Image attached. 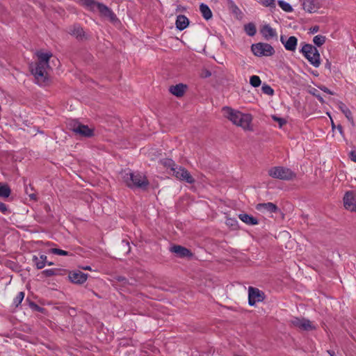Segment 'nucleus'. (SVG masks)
<instances>
[{
	"instance_id": "f257e3e1",
	"label": "nucleus",
	"mask_w": 356,
	"mask_h": 356,
	"mask_svg": "<svg viewBox=\"0 0 356 356\" xmlns=\"http://www.w3.org/2000/svg\"><path fill=\"white\" fill-rule=\"evenodd\" d=\"M225 116L234 124L241 127L244 129H248L252 121L250 114H244L238 111H235L230 107L225 106L222 108Z\"/></svg>"
},
{
	"instance_id": "9d476101",
	"label": "nucleus",
	"mask_w": 356,
	"mask_h": 356,
	"mask_svg": "<svg viewBox=\"0 0 356 356\" xmlns=\"http://www.w3.org/2000/svg\"><path fill=\"white\" fill-rule=\"evenodd\" d=\"M343 200L346 209L356 213V195L355 192L352 191H347Z\"/></svg>"
},
{
	"instance_id": "7ed1b4c3",
	"label": "nucleus",
	"mask_w": 356,
	"mask_h": 356,
	"mask_svg": "<svg viewBox=\"0 0 356 356\" xmlns=\"http://www.w3.org/2000/svg\"><path fill=\"white\" fill-rule=\"evenodd\" d=\"M300 52L314 67H318L321 64V56L318 50L310 44H305L300 49Z\"/></svg>"
},
{
	"instance_id": "0eeeda50",
	"label": "nucleus",
	"mask_w": 356,
	"mask_h": 356,
	"mask_svg": "<svg viewBox=\"0 0 356 356\" xmlns=\"http://www.w3.org/2000/svg\"><path fill=\"white\" fill-rule=\"evenodd\" d=\"M48 66L40 65L31 63L29 66L31 74L35 76L37 83L39 84H45L48 80L47 72L46 71Z\"/></svg>"
},
{
	"instance_id": "6e6552de",
	"label": "nucleus",
	"mask_w": 356,
	"mask_h": 356,
	"mask_svg": "<svg viewBox=\"0 0 356 356\" xmlns=\"http://www.w3.org/2000/svg\"><path fill=\"white\" fill-rule=\"evenodd\" d=\"M172 175L180 181H184L188 184H194L195 181L189 172L184 167L177 165L172 168Z\"/></svg>"
},
{
	"instance_id": "1a4fd4ad",
	"label": "nucleus",
	"mask_w": 356,
	"mask_h": 356,
	"mask_svg": "<svg viewBox=\"0 0 356 356\" xmlns=\"http://www.w3.org/2000/svg\"><path fill=\"white\" fill-rule=\"evenodd\" d=\"M265 298L264 293L257 288L250 286L248 288V303L254 306L257 302H262Z\"/></svg>"
},
{
	"instance_id": "4468645a",
	"label": "nucleus",
	"mask_w": 356,
	"mask_h": 356,
	"mask_svg": "<svg viewBox=\"0 0 356 356\" xmlns=\"http://www.w3.org/2000/svg\"><path fill=\"white\" fill-rule=\"evenodd\" d=\"M303 9L310 13H316L321 7L319 0H304Z\"/></svg>"
},
{
	"instance_id": "72a5a7b5",
	"label": "nucleus",
	"mask_w": 356,
	"mask_h": 356,
	"mask_svg": "<svg viewBox=\"0 0 356 356\" xmlns=\"http://www.w3.org/2000/svg\"><path fill=\"white\" fill-rule=\"evenodd\" d=\"M24 298V292H23V291L19 292L17 295L16 298L13 300V304L15 305V306L16 307H18L21 304Z\"/></svg>"
},
{
	"instance_id": "e2e57ef3",
	"label": "nucleus",
	"mask_w": 356,
	"mask_h": 356,
	"mask_svg": "<svg viewBox=\"0 0 356 356\" xmlns=\"http://www.w3.org/2000/svg\"><path fill=\"white\" fill-rule=\"evenodd\" d=\"M44 207H45V209H46L47 211H48V210H49V209H50L49 206V205H47V204H46Z\"/></svg>"
},
{
	"instance_id": "f704fd0d",
	"label": "nucleus",
	"mask_w": 356,
	"mask_h": 356,
	"mask_svg": "<svg viewBox=\"0 0 356 356\" xmlns=\"http://www.w3.org/2000/svg\"><path fill=\"white\" fill-rule=\"evenodd\" d=\"M162 164L165 167L170 168L172 171V168L177 166L174 161L171 159H165L163 161H162Z\"/></svg>"
},
{
	"instance_id": "e433bc0d",
	"label": "nucleus",
	"mask_w": 356,
	"mask_h": 356,
	"mask_svg": "<svg viewBox=\"0 0 356 356\" xmlns=\"http://www.w3.org/2000/svg\"><path fill=\"white\" fill-rule=\"evenodd\" d=\"M261 90L264 94L268 95H273V94H274L273 89L270 86H268L267 84H264L262 86Z\"/></svg>"
},
{
	"instance_id": "c756f323",
	"label": "nucleus",
	"mask_w": 356,
	"mask_h": 356,
	"mask_svg": "<svg viewBox=\"0 0 356 356\" xmlns=\"http://www.w3.org/2000/svg\"><path fill=\"white\" fill-rule=\"evenodd\" d=\"M325 40H326L325 36L322 35H316L313 38L314 43L318 47L322 46L325 42Z\"/></svg>"
},
{
	"instance_id": "ea45409f",
	"label": "nucleus",
	"mask_w": 356,
	"mask_h": 356,
	"mask_svg": "<svg viewBox=\"0 0 356 356\" xmlns=\"http://www.w3.org/2000/svg\"><path fill=\"white\" fill-rule=\"evenodd\" d=\"M272 118L274 121L277 122L279 124V127L282 128L286 123V120L282 118H280L275 115H273Z\"/></svg>"
},
{
	"instance_id": "cd10ccee",
	"label": "nucleus",
	"mask_w": 356,
	"mask_h": 356,
	"mask_svg": "<svg viewBox=\"0 0 356 356\" xmlns=\"http://www.w3.org/2000/svg\"><path fill=\"white\" fill-rule=\"evenodd\" d=\"M82 2V4L90 9L91 10H95V8L97 9V4H101L102 3L97 2L95 0H80Z\"/></svg>"
},
{
	"instance_id": "20e7f679",
	"label": "nucleus",
	"mask_w": 356,
	"mask_h": 356,
	"mask_svg": "<svg viewBox=\"0 0 356 356\" xmlns=\"http://www.w3.org/2000/svg\"><path fill=\"white\" fill-rule=\"evenodd\" d=\"M268 173L270 177L281 180H291L296 176L291 169L282 166L270 168Z\"/></svg>"
},
{
	"instance_id": "c03bdc74",
	"label": "nucleus",
	"mask_w": 356,
	"mask_h": 356,
	"mask_svg": "<svg viewBox=\"0 0 356 356\" xmlns=\"http://www.w3.org/2000/svg\"><path fill=\"white\" fill-rule=\"evenodd\" d=\"M211 72L208 70H204L201 74V76L202 78H207V77L211 76Z\"/></svg>"
},
{
	"instance_id": "bf43d9fd",
	"label": "nucleus",
	"mask_w": 356,
	"mask_h": 356,
	"mask_svg": "<svg viewBox=\"0 0 356 356\" xmlns=\"http://www.w3.org/2000/svg\"><path fill=\"white\" fill-rule=\"evenodd\" d=\"M331 125H332V129L334 130L337 127L335 126L333 120L331 119Z\"/></svg>"
},
{
	"instance_id": "37998d69",
	"label": "nucleus",
	"mask_w": 356,
	"mask_h": 356,
	"mask_svg": "<svg viewBox=\"0 0 356 356\" xmlns=\"http://www.w3.org/2000/svg\"><path fill=\"white\" fill-rule=\"evenodd\" d=\"M31 307L32 309H33L34 310H35L37 312H42L43 310H44V308L40 307L39 305H38L35 302H31Z\"/></svg>"
},
{
	"instance_id": "a211bd4d",
	"label": "nucleus",
	"mask_w": 356,
	"mask_h": 356,
	"mask_svg": "<svg viewBox=\"0 0 356 356\" xmlns=\"http://www.w3.org/2000/svg\"><path fill=\"white\" fill-rule=\"evenodd\" d=\"M256 209L258 211L265 209L270 213H277L280 211V209L277 207V206L272 202L257 204L256 206Z\"/></svg>"
},
{
	"instance_id": "c85d7f7f",
	"label": "nucleus",
	"mask_w": 356,
	"mask_h": 356,
	"mask_svg": "<svg viewBox=\"0 0 356 356\" xmlns=\"http://www.w3.org/2000/svg\"><path fill=\"white\" fill-rule=\"evenodd\" d=\"M245 33L250 36H254L257 33L255 25L250 22L244 26Z\"/></svg>"
},
{
	"instance_id": "6ab92c4d",
	"label": "nucleus",
	"mask_w": 356,
	"mask_h": 356,
	"mask_svg": "<svg viewBox=\"0 0 356 356\" xmlns=\"http://www.w3.org/2000/svg\"><path fill=\"white\" fill-rule=\"evenodd\" d=\"M176 28L179 31H183L189 25V19L183 15L177 17L175 22Z\"/></svg>"
},
{
	"instance_id": "2eb2a0df",
	"label": "nucleus",
	"mask_w": 356,
	"mask_h": 356,
	"mask_svg": "<svg viewBox=\"0 0 356 356\" xmlns=\"http://www.w3.org/2000/svg\"><path fill=\"white\" fill-rule=\"evenodd\" d=\"M88 278V275L81 272H70L69 273L70 280L74 284H81L84 283Z\"/></svg>"
},
{
	"instance_id": "f3484780",
	"label": "nucleus",
	"mask_w": 356,
	"mask_h": 356,
	"mask_svg": "<svg viewBox=\"0 0 356 356\" xmlns=\"http://www.w3.org/2000/svg\"><path fill=\"white\" fill-rule=\"evenodd\" d=\"M187 88L186 84L178 83L175 86H171L169 88V91L177 97H181L184 95Z\"/></svg>"
},
{
	"instance_id": "423d86ee",
	"label": "nucleus",
	"mask_w": 356,
	"mask_h": 356,
	"mask_svg": "<svg viewBox=\"0 0 356 356\" xmlns=\"http://www.w3.org/2000/svg\"><path fill=\"white\" fill-rule=\"evenodd\" d=\"M251 51L254 56L259 57L270 56L275 52V49L270 44L264 42L252 44L251 46Z\"/></svg>"
},
{
	"instance_id": "aec40b11",
	"label": "nucleus",
	"mask_w": 356,
	"mask_h": 356,
	"mask_svg": "<svg viewBox=\"0 0 356 356\" xmlns=\"http://www.w3.org/2000/svg\"><path fill=\"white\" fill-rule=\"evenodd\" d=\"M261 33L266 40L274 38L277 35L276 31L269 24H265L261 29Z\"/></svg>"
},
{
	"instance_id": "680f3d73",
	"label": "nucleus",
	"mask_w": 356,
	"mask_h": 356,
	"mask_svg": "<svg viewBox=\"0 0 356 356\" xmlns=\"http://www.w3.org/2000/svg\"><path fill=\"white\" fill-rule=\"evenodd\" d=\"M233 10H234V13H236V11H239V9H238V8L236 6H234V8Z\"/></svg>"
},
{
	"instance_id": "f03ea898",
	"label": "nucleus",
	"mask_w": 356,
	"mask_h": 356,
	"mask_svg": "<svg viewBox=\"0 0 356 356\" xmlns=\"http://www.w3.org/2000/svg\"><path fill=\"white\" fill-rule=\"evenodd\" d=\"M123 181L130 188H137L145 191L149 185V182L147 177L139 173H125L123 176Z\"/></svg>"
},
{
	"instance_id": "3c124183",
	"label": "nucleus",
	"mask_w": 356,
	"mask_h": 356,
	"mask_svg": "<svg viewBox=\"0 0 356 356\" xmlns=\"http://www.w3.org/2000/svg\"><path fill=\"white\" fill-rule=\"evenodd\" d=\"M186 8L181 5L177 6V9H176L177 11H180V12L186 11Z\"/></svg>"
},
{
	"instance_id": "8fccbe9b",
	"label": "nucleus",
	"mask_w": 356,
	"mask_h": 356,
	"mask_svg": "<svg viewBox=\"0 0 356 356\" xmlns=\"http://www.w3.org/2000/svg\"><path fill=\"white\" fill-rule=\"evenodd\" d=\"M39 258L41 260V261L44 263V265H46V264H47V256L44 255V254H41Z\"/></svg>"
},
{
	"instance_id": "4c0bfd02",
	"label": "nucleus",
	"mask_w": 356,
	"mask_h": 356,
	"mask_svg": "<svg viewBox=\"0 0 356 356\" xmlns=\"http://www.w3.org/2000/svg\"><path fill=\"white\" fill-rule=\"evenodd\" d=\"M51 252L55 254H58V255H62V256H67V255H69V252L65 251V250H61V249H58V248H51Z\"/></svg>"
},
{
	"instance_id": "58836bf2",
	"label": "nucleus",
	"mask_w": 356,
	"mask_h": 356,
	"mask_svg": "<svg viewBox=\"0 0 356 356\" xmlns=\"http://www.w3.org/2000/svg\"><path fill=\"white\" fill-rule=\"evenodd\" d=\"M310 93L316 97L321 104L325 102L323 98L316 88H313L312 90H310Z\"/></svg>"
},
{
	"instance_id": "9b49d317",
	"label": "nucleus",
	"mask_w": 356,
	"mask_h": 356,
	"mask_svg": "<svg viewBox=\"0 0 356 356\" xmlns=\"http://www.w3.org/2000/svg\"><path fill=\"white\" fill-rule=\"evenodd\" d=\"M97 10L102 16L107 17L111 22L115 23L118 21L116 15L113 10L104 3L97 4Z\"/></svg>"
},
{
	"instance_id": "7c9ffc66",
	"label": "nucleus",
	"mask_w": 356,
	"mask_h": 356,
	"mask_svg": "<svg viewBox=\"0 0 356 356\" xmlns=\"http://www.w3.org/2000/svg\"><path fill=\"white\" fill-rule=\"evenodd\" d=\"M261 81L259 78V76L257 75H253L250 76V83L252 86L254 88H257L261 85Z\"/></svg>"
},
{
	"instance_id": "39448f33",
	"label": "nucleus",
	"mask_w": 356,
	"mask_h": 356,
	"mask_svg": "<svg viewBox=\"0 0 356 356\" xmlns=\"http://www.w3.org/2000/svg\"><path fill=\"white\" fill-rule=\"evenodd\" d=\"M70 129L76 135L84 138H91L94 136V129L90 128L88 125L81 124L78 121H72L70 124Z\"/></svg>"
},
{
	"instance_id": "b1692460",
	"label": "nucleus",
	"mask_w": 356,
	"mask_h": 356,
	"mask_svg": "<svg viewBox=\"0 0 356 356\" xmlns=\"http://www.w3.org/2000/svg\"><path fill=\"white\" fill-rule=\"evenodd\" d=\"M200 10L202 13V17L204 18V19L209 20L212 18V16H213L212 12L211 10V9L209 8V7L207 4H204L203 3H201L200 5Z\"/></svg>"
},
{
	"instance_id": "4d7b16f0",
	"label": "nucleus",
	"mask_w": 356,
	"mask_h": 356,
	"mask_svg": "<svg viewBox=\"0 0 356 356\" xmlns=\"http://www.w3.org/2000/svg\"><path fill=\"white\" fill-rule=\"evenodd\" d=\"M327 353H329V355L330 356H335V353L334 350H327Z\"/></svg>"
},
{
	"instance_id": "603ef678",
	"label": "nucleus",
	"mask_w": 356,
	"mask_h": 356,
	"mask_svg": "<svg viewBox=\"0 0 356 356\" xmlns=\"http://www.w3.org/2000/svg\"><path fill=\"white\" fill-rule=\"evenodd\" d=\"M319 30L318 26H314L310 29L311 33H314L318 32Z\"/></svg>"
},
{
	"instance_id": "a878e982",
	"label": "nucleus",
	"mask_w": 356,
	"mask_h": 356,
	"mask_svg": "<svg viewBox=\"0 0 356 356\" xmlns=\"http://www.w3.org/2000/svg\"><path fill=\"white\" fill-rule=\"evenodd\" d=\"M24 186H25V193L26 195H29L30 197V200L36 201L38 200L37 194L34 193V188L33 186L29 184V185H26V182L24 181Z\"/></svg>"
},
{
	"instance_id": "79ce46f5",
	"label": "nucleus",
	"mask_w": 356,
	"mask_h": 356,
	"mask_svg": "<svg viewBox=\"0 0 356 356\" xmlns=\"http://www.w3.org/2000/svg\"><path fill=\"white\" fill-rule=\"evenodd\" d=\"M0 211L3 214L9 213L8 207L2 202H0Z\"/></svg>"
},
{
	"instance_id": "0e129e2a",
	"label": "nucleus",
	"mask_w": 356,
	"mask_h": 356,
	"mask_svg": "<svg viewBox=\"0 0 356 356\" xmlns=\"http://www.w3.org/2000/svg\"><path fill=\"white\" fill-rule=\"evenodd\" d=\"M47 264L49 266H51V265H53V264H54L52 262H48L47 261Z\"/></svg>"
},
{
	"instance_id": "412c9836",
	"label": "nucleus",
	"mask_w": 356,
	"mask_h": 356,
	"mask_svg": "<svg viewBox=\"0 0 356 356\" xmlns=\"http://www.w3.org/2000/svg\"><path fill=\"white\" fill-rule=\"evenodd\" d=\"M37 56L38 58V61L36 62L35 64L49 67V60L50 58L52 56V54L51 53H43L38 51L37 52Z\"/></svg>"
},
{
	"instance_id": "5701e85b",
	"label": "nucleus",
	"mask_w": 356,
	"mask_h": 356,
	"mask_svg": "<svg viewBox=\"0 0 356 356\" xmlns=\"http://www.w3.org/2000/svg\"><path fill=\"white\" fill-rule=\"evenodd\" d=\"M298 44V39L295 36H290L284 43L285 49L288 51H294Z\"/></svg>"
},
{
	"instance_id": "dca6fc26",
	"label": "nucleus",
	"mask_w": 356,
	"mask_h": 356,
	"mask_svg": "<svg viewBox=\"0 0 356 356\" xmlns=\"http://www.w3.org/2000/svg\"><path fill=\"white\" fill-rule=\"evenodd\" d=\"M170 250L181 258L190 257L193 255L190 250L179 245H173L171 247Z\"/></svg>"
},
{
	"instance_id": "393cba45",
	"label": "nucleus",
	"mask_w": 356,
	"mask_h": 356,
	"mask_svg": "<svg viewBox=\"0 0 356 356\" xmlns=\"http://www.w3.org/2000/svg\"><path fill=\"white\" fill-rule=\"evenodd\" d=\"M338 105L339 109L345 115L348 120L353 123V118L350 110L342 102H339Z\"/></svg>"
},
{
	"instance_id": "f8f14e48",
	"label": "nucleus",
	"mask_w": 356,
	"mask_h": 356,
	"mask_svg": "<svg viewBox=\"0 0 356 356\" xmlns=\"http://www.w3.org/2000/svg\"><path fill=\"white\" fill-rule=\"evenodd\" d=\"M291 323L296 327L302 330L309 331L315 329L310 321L305 318H294Z\"/></svg>"
},
{
	"instance_id": "13d9d810",
	"label": "nucleus",
	"mask_w": 356,
	"mask_h": 356,
	"mask_svg": "<svg viewBox=\"0 0 356 356\" xmlns=\"http://www.w3.org/2000/svg\"><path fill=\"white\" fill-rule=\"evenodd\" d=\"M280 41H281V42L284 44V43H285V42H286L285 36H284V35H281Z\"/></svg>"
},
{
	"instance_id": "864d4df0",
	"label": "nucleus",
	"mask_w": 356,
	"mask_h": 356,
	"mask_svg": "<svg viewBox=\"0 0 356 356\" xmlns=\"http://www.w3.org/2000/svg\"><path fill=\"white\" fill-rule=\"evenodd\" d=\"M227 224L231 225V226H234V225H236L237 224V221L235 220L229 219Z\"/></svg>"
},
{
	"instance_id": "de8ad7c7",
	"label": "nucleus",
	"mask_w": 356,
	"mask_h": 356,
	"mask_svg": "<svg viewBox=\"0 0 356 356\" xmlns=\"http://www.w3.org/2000/svg\"><path fill=\"white\" fill-rule=\"evenodd\" d=\"M337 129H338V131H339L340 134L343 136H344V132H343V127L341 125V124H338L337 126Z\"/></svg>"
},
{
	"instance_id": "a19ab883",
	"label": "nucleus",
	"mask_w": 356,
	"mask_h": 356,
	"mask_svg": "<svg viewBox=\"0 0 356 356\" xmlns=\"http://www.w3.org/2000/svg\"><path fill=\"white\" fill-rule=\"evenodd\" d=\"M261 4L266 7L275 8V0H261Z\"/></svg>"
},
{
	"instance_id": "6e6d98bb",
	"label": "nucleus",
	"mask_w": 356,
	"mask_h": 356,
	"mask_svg": "<svg viewBox=\"0 0 356 356\" xmlns=\"http://www.w3.org/2000/svg\"><path fill=\"white\" fill-rule=\"evenodd\" d=\"M118 280L120 282H125L127 281V279L124 277H118Z\"/></svg>"
},
{
	"instance_id": "a18cd8bd",
	"label": "nucleus",
	"mask_w": 356,
	"mask_h": 356,
	"mask_svg": "<svg viewBox=\"0 0 356 356\" xmlns=\"http://www.w3.org/2000/svg\"><path fill=\"white\" fill-rule=\"evenodd\" d=\"M321 90H323V92L327 93V94H330V95H333L334 93L329 89L327 88V87L325 86H321L320 87Z\"/></svg>"
},
{
	"instance_id": "5fc2aeb1",
	"label": "nucleus",
	"mask_w": 356,
	"mask_h": 356,
	"mask_svg": "<svg viewBox=\"0 0 356 356\" xmlns=\"http://www.w3.org/2000/svg\"><path fill=\"white\" fill-rule=\"evenodd\" d=\"M325 67L328 69L330 71L331 70V63L327 59L325 63Z\"/></svg>"
},
{
	"instance_id": "c9c22d12",
	"label": "nucleus",
	"mask_w": 356,
	"mask_h": 356,
	"mask_svg": "<svg viewBox=\"0 0 356 356\" xmlns=\"http://www.w3.org/2000/svg\"><path fill=\"white\" fill-rule=\"evenodd\" d=\"M58 269L51 268V269H47L42 272V274L45 277H51L54 275H57V272L58 271Z\"/></svg>"
},
{
	"instance_id": "ddd939ff",
	"label": "nucleus",
	"mask_w": 356,
	"mask_h": 356,
	"mask_svg": "<svg viewBox=\"0 0 356 356\" xmlns=\"http://www.w3.org/2000/svg\"><path fill=\"white\" fill-rule=\"evenodd\" d=\"M68 33L74 36L78 40L82 41L87 39V36L83 28L78 24H75L69 27Z\"/></svg>"
},
{
	"instance_id": "052dcab7",
	"label": "nucleus",
	"mask_w": 356,
	"mask_h": 356,
	"mask_svg": "<svg viewBox=\"0 0 356 356\" xmlns=\"http://www.w3.org/2000/svg\"><path fill=\"white\" fill-rule=\"evenodd\" d=\"M83 269L86 270H90L91 268H90V266H87L83 267Z\"/></svg>"
},
{
	"instance_id": "2f4dec72",
	"label": "nucleus",
	"mask_w": 356,
	"mask_h": 356,
	"mask_svg": "<svg viewBox=\"0 0 356 356\" xmlns=\"http://www.w3.org/2000/svg\"><path fill=\"white\" fill-rule=\"evenodd\" d=\"M32 261L35 265L37 269H42L45 266L44 263L41 261L40 258H38V257L36 255L33 256Z\"/></svg>"
},
{
	"instance_id": "473e14b6",
	"label": "nucleus",
	"mask_w": 356,
	"mask_h": 356,
	"mask_svg": "<svg viewBox=\"0 0 356 356\" xmlns=\"http://www.w3.org/2000/svg\"><path fill=\"white\" fill-rule=\"evenodd\" d=\"M278 4L286 12H291L293 10L291 6L284 1H278Z\"/></svg>"
},
{
	"instance_id": "4be33fe9",
	"label": "nucleus",
	"mask_w": 356,
	"mask_h": 356,
	"mask_svg": "<svg viewBox=\"0 0 356 356\" xmlns=\"http://www.w3.org/2000/svg\"><path fill=\"white\" fill-rule=\"evenodd\" d=\"M239 219L248 225H255L259 223L258 220L254 216L245 213H242L238 215Z\"/></svg>"
},
{
	"instance_id": "49530a36",
	"label": "nucleus",
	"mask_w": 356,
	"mask_h": 356,
	"mask_svg": "<svg viewBox=\"0 0 356 356\" xmlns=\"http://www.w3.org/2000/svg\"><path fill=\"white\" fill-rule=\"evenodd\" d=\"M350 159L355 162L356 163V152H354V151H352L350 153Z\"/></svg>"
},
{
	"instance_id": "09e8293b",
	"label": "nucleus",
	"mask_w": 356,
	"mask_h": 356,
	"mask_svg": "<svg viewBox=\"0 0 356 356\" xmlns=\"http://www.w3.org/2000/svg\"><path fill=\"white\" fill-rule=\"evenodd\" d=\"M68 313L70 314V315L71 316H75L76 315V309L75 308H73V307H70L68 310Z\"/></svg>"
},
{
	"instance_id": "bb28decb",
	"label": "nucleus",
	"mask_w": 356,
	"mask_h": 356,
	"mask_svg": "<svg viewBox=\"0 0 356 356\" xmlns=\"http://www.w3.org/2000/svg\"><path fill=\"white\" fill-rule=\"evenodd\" d=\"M11 194V189L7 184L0 183V197L6 198Z\"/></svg>"
}]
</instances>
